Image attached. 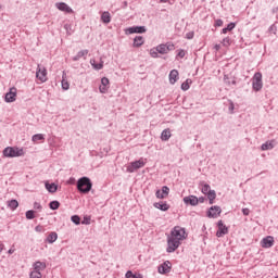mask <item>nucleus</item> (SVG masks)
I'll use <instances>...</instances> for the list:
<instances>
[{
  "instance_id": "nucleus-15",
  "label": "nucleus",
  "mask_w": 278,
  "mask_h": 278,
  "mask_svg": "<svg viewBox=\"0 0 278 278\" xmlns=\"http://www.w3.org/2000/svg\"><path fill=\"white\" fill-rule=\"evenodd\" d=\"M4 101H5V103H14V101H16V88L15 87L10 88V91L5 93Z\"/></svg>"
},
{
  "instance_id": "nucleus-48",
  "label": "nucleus",
  "mask_w": 278,
  "mask_h": 278,
  "mask_svg": "<svg viewBox=\"0 0 278 278\" xmlns=\"http://www.w3.org/2000/svg\"><path fill=\"white\" fill-rule=\"evenodd\" d=\"M207 199L205 197L198 198V203H205Z\"/></svg>"
},
{
  "instance_id": "nucleus-57",
  "label": "nucleus",
  "mask_w": 278,
  "mask_h": 278,
  "mask_svg": "<svg viewBox=\"0 0 278 278\" xmlns=\"http://www.w3.org/2000/svg\"><path fill=\"white\" fill-rule=\"evenodd\" d=\"M275 12H278V7L275 9Z\"/></svg>"
},
{
  "instance_id": "nucleus-42",
  "label": "nucleus",
  "mask_w": 278,
  "mask_h": 278,
  "mask_svg": "<svg viewBox=\"0 0 278 278\" xmlns=\"http://www.w3.org/2000/svg\"><path fill=\"white\" fill-rule=\"evenodd\" d=\"M222 45L224 47H229L231 45V39L229 37L224 38Z\"/></svg>"
},
{
  "instance_id": "nucleus-56",
  "label": "nucleus",
  "mask_w": 278,
  "mask_h": 278,
  "mask_svg": "<svg viewBox=\"0 0 278 278\" xmlns=\"http://www.w3.org/2000/svg\"><path fill=\"white\" fill-rule=\"evenodd\" d=\"M161 3H166L168 0H160Z\"/></svg>"
},
{
  "instance_id": "nucleus-24",
  "label": "nucleus",
  "mask_w": 278,
  "mask_h": 278,
  "mask_svg": "<svg viewBox=\"0 0 278 278\" xmlns=\"http://www.w3.org/2000/svg\"><path fill=\"white\" fill-rule=\"evenodd\" d=\"M56 240H58V232L55 231L50 232L46 238V242H48V244H53V242H55Z\"/></svg>"
},
{
  "instance_id": "nucleus-31",
  "label": "nucleus",
  "mask_w": 278,
  "mask_h": 278,
  "mask_svg": "<svg viewBox=\"0 0 278 278\" xmlns=\"http://www.w3.org/2000/svg\"><path fill=\"white\" fill-rule=\"evenodd\" d=\"M232 29H236V23H229L227 27L222 29V34H227V31H232Z\"/></svg>"
},
{
  "instance_id": "nucleus-2",
  "label": "nucleus",
  "mask_w": 278,
  "mask_h": 278,
  "mask_svg": "<svg viewBox=\"0 0 278 278\" xmlns=\"http://www.w3.org/2000/svg\"><path fill=\"white\" fill-rule=\"evenodd\" d=\"M22 155H25V151L23 150V148L7 147L3 150V156L4 157H22Z\"/></svg>"
},
{
  "instance_id": "nucleus-20",
  "label": "nucleus",
  "mask_w": 278,
  "mask_h": 278,
  "mask_svg": "<svg viewBox=\"0 0 278 278\" xmlns=\"http://www.w3.org/2000/svg\"><path fill=\"white\" fill-rule=\"evenodd\" d=\"M178 79H179V71L172 70L169 72V84H172V86H175V84H177Z\"/></svg>"
},
{
  "instance_id": "nucleus-40",
  "label": "nucleus",
  "mask_w": 278,
  "mask_h": 278,
  "mask_svg": "<svg viewBox=\"0 0 278 278\" xmlns=\"http://www.w3.org/2000/svg\"><path fill=\"white\" fill-rule=\"evenodd\" d=\"M151 58L157 59L160 58V52L157 51V48H153L150 50Z\"/></svg>"
},
{
  "instance_id": "nucleus-14",
  "label": "nucleus",
  "mask_w": 278,
  "mask_h": 278,
  "mask_svg": "<svg viewBox=\"0 0 278 278\" xmlns=\"http://www.w3.org/2000/svg\"><path fill=\"white\" fill-rule=\"evenodd\" d=\"M223 210L218 205L211 206L210 210L207 211V216L208 218H218L220 216V213Z\"/></svg>"
},
{
  "instance_id": "nucleus-23",
  "label": "nucleus",
  "mask_w": 278,
  "mask_h": 278,
  "mask_svg": "<svg viewBox=\"0 0 278 278\" xmlns=\"http://www.w3.org/2000/svg\"><path fill=\"white\" fill-rule=\"evenodd\" d=\"M154 207H156V210H161V212H168L170 208L166 202H156L154 203Z\"/></svg>"
},
{
  "instance_id": "nucleus-45",
  "label": "nucleus",
  "mask_w": 278,
  "mask_h": 278,
  "mask_svg": "<svg viewBox=\"0 0 278 278\" xmlns=\"http://www.w3.org/2000/svg\"><path fill=\"white\" fill-rule=\"evenodd\" d=\"M35 231H37V233H42V232H45V227L38 225L35 227Z\"/></svg>"
},
{
  "instance_id": "nucleus-10",
  "label": "nucleus",
  "mask_w": 278,
  "mask_h": 278,
  "mask_svg": "<svg viewBox=\"0 0 278 278\" xmlns=\"http://www.w3.org/2000/svg\"><path fill=\"white\" fill-rule=\"evenodd\" d=\"M172 268L173 264L170 261H165L163 264L159 265L157 273H160V275H167V273H170Z\"/></svg>"
},
{
  "instance_id": "nucleus-30",
  "label": "nucleus",
  "mask_w": 278,
  "mask_h": 278,
  "mask_svg": "<svg viewBox=\"0 0 278 278\" xmlns=\"http://www.w3.org/2000/svg\"><path fill=\"white\" fill-rule=\"evenodd\" d=\"M262 151H270L273 149H275V144L273 143V141H266L265 143H263L261 146Z\"/></svg>"
},
{
  "instance_id": "nucleus-46",
  "label": "nucleus",
  "mask_w": 278,
  "mask_h": 278,
  "mask_svg": "<svg viewBox=\"0 0 278 278\" xmlns=\"http://www.w3.org/2000/svg\"><path fill=\"white\" fill-rule=\"evenodd\" d=\"M215 26L216 27H223V20L218 18L215 21Z\"/></svg>"
},
{
  "instance_id": "nucleus-1",
  "label": "nucleus",
  "mask_w": 278,
  "mask_h": 278,
  "mask_svg": "<svg viewBox=\"0 0 278 278\" xmlns=\"http://www.w3.org/2000/svg\"><path fill=\"white\" fill-rule=\"evenodd\" d=\"M77 190L81 194H88L90 190H92V180L90 178L84 176L77 180Z\"/></svg>"
},
{
  "instance_id": "nucleus-50",
  "label": "nucleus",
  "mask_w": 278,
  "mask_h": 278,
  "mask_svg": "<svg viewBox=\"0 0 278 278\" xmlns=\"http://www.w3.org/2000/svg\"><path fill=\"white\" fill-rule=\"evenodd\" d=\"M187 38H188V40H192V38H194V34L188 33Z\"/></svg>"
},
{
  "instance_id": "nucleus-35",
  "label": "nucleus",
  "mask_w": 278,
  "mask_h": 278,
  "mask_svg": "<svg viewBox=\"0 0 278 278\" xmlns=\"http://www.w3.org/2000/svg\"><path fill=\"white\" fill-rule=\"evenodd\" d=\"M184 58H186V50L184 49H179L177 50V54H176V60H184Z\"/></svg>"
},
{
  "instance_id": "nucleus-27",
  "label": "nucleus",
  "mask_w": 278,
  "mask_h": 278,
  "mask_svg": "<svg viewBox=\"0 0 278 278\" xmlns=\"http://www.w3.org/2000/svg\"><path fill=\"white\" fill-rule=\"evenodd\" d=\"M46 190H48V192H51V194H53L54 192H58V185H55V182L49 184L46 182Z\"/></svg>"
},
{
  "instance_id": "nucleus-8",
  "label": "nucleus",
  "mask_w": 278,
  "mask_h": 278,
  "mask_svg": "<svg viewBox=\"0 0 278 278\" xmlns=\"http://www.w3.org/2000/svg\"><path fill=\"white\" fill-rule=\"evenodd\" d=\"M156 51H159L161 55H166L169 51H175V45L173 42L161 43L156 46Z\"/></svg>"
},
{
  "instance_id": "nucleus-22",
  "label": "nucleus",
  "mask_w": 278,
  "mask_h": 278,
  "mask_svg": "<svg viewBox=\"0 0 278 278\" xmlns=\"http://www.w3.org/2000/svg\"><path fill=\"white\" fill-rule=\"evenodd\" d=\"M45 268H47V263L37 261L34 263V270L36 273H42V270H45Z\"/></svg>"
},
{
  "instance_id": "nucleus-34",
  "label": "nucleus",
  "mask_w": 278,
  "mask_h": 278,
  "mask_svg": "<svg viewBox=\"0 0 278 278\" xmlns=\"http://www.w3.org/2000/svg\"><path fill=\"white\" fill-rule=\"evenodd\" d=\"M8 206L10 207V210H16V207H18V201L16 200H10L8 202Z\"/></svg>"
},
{
  "instance_id": "nucleus-19",
  "label": "nucleus",
  "mask_w": 278,
  "mask_h": 278,
  "mask_svg": "<svg viewBox=\"0 0 278 278\" xmlns=\"http://www.w3.org/2000/svg\"><path fill=\"white\" fill-rule=\"evenodd\" d=\"M56 8L61 12H65L66 14H73V9L71 7H68V4H66L65 2L56 3Z\"/></svg>"
},
{
  "instance_id": "nucleus-43",
  "label": "nucleus",
  "mask_w": 278,
  "mask_h": 278,
  "mask_svg": "<svg viewBox=\"0 0 278 278\" xmlns=\"http://www.w3.org/2000/svg\"><path fill=\"white\" fill-rule=\"evenodd\" d=\"M30 278H42V274L40 271L33 270L30 273Z\"/></svg>"
},
{
  "instance_id": "nucleus-13",
  "label": "nucleus",
  "mask_w": 278,
  "mask_h": 278,
  "mask_svg": "<svg viewBox=\"0 0 278 278\" xmlns=\"http://www.w3.org/2000/svg\"><path fill=\"white\" fill-rule=\"evenodd\" d=\"M217 227H218V230L216 232L217 238H223V236H227V233H229V228L227 226H225L223 220H219L217 223Z\"/></svg>"
},
{
  "instance_id": "nucleus-41",
  "label": "nucleus",
  "mask_w": 278,
  "mask_h": 278,
  "mask_svg": "<svg viewBox=\"0 0 278 278\" xmlns=\"http://www.w3.org/2000/svg\"><path fill=\"white\" fill-rule=\"evenodd\" d=\"M190 79H187L185 83L181 84V90L186 92V90H190Z\"/></svg>"
},
{
  "instance_id": "nucleus-12",
  "label": "nucleus",
  "mask_w": 278,
  "mask_h": 278,
  "mask_svg": "<svg viewBox=\"0 0 278 278\" xmlns=\"http://www.w3.org/2000/svg\"><path fill=\"white\" fill-rule=\"evenodd\" d=\"M36 77L39 81H41V84H45V81H47V68L38 65L36 71Z\"/></svg>"
},
{
  "instance_id": "nucleus-7",
  "label": "nucleus",
  "mask_w": 278,
  "mask_h": 278,
  "mask_svg": "<svg viewBox=\"0 0 278 278\" xmlns=\"http://www.w3.org/2000/svg\"><path fill=\"white\" fill-rule=\"evenodd\" d=\"M178 247H181V241L174 239L173 237L168 236L167 237V248L166 252L167 253H175Z\"/></svg>"
},
{
  "instance_id": "nucleus-5",
  "label": "nucleus",
  "mask_w": 278,
  "mask_h": 278,
  "mask_svg": "<svg viewBox=\"0 0 278 278\" xmlns=\"http://www.w3.org/2000/svg\"><path fill=\"white\" fill-rule=\"evenodd\" d=\"M202 194H206L210 205H214V200L216 199V191L212 190L208 184H204L201 187Z\"/></svg>"
},
{
  "instance_id": "nucleus-52",
  "label": "nucleus",
  "mask_w": 278,
  "mask_h": 278,
  "mask_svg": "<svg viewBox=\"0 0 278 278\" xmlns=\"http://www.w3.org/2000/svg\"><path fill=\"white\" fill-rule=\"evenodd\" d=\"M229 85L236 86V79H232L231 81H228Z\"/></svg>"
},
{
  "instance_id": "nucleus-38",
  "label": "nucleus",
  "mask_w": 278,
  "mask_h": 278,
  "mask_svg": "<svg viewBox=\"0 0 278 278\" xmlns=\"http://www.w3.org/2000/svg\"><path fill=\"white\" fill-rule=\"evenodd\" d=\"M43 139H45V135H42V134L34 135L33 138H31L33 142H38V141L43 140Z\"/></svg>"
},
{
  "instance_id": "nucleus-16",
  "label": "nucleus",
  "mask_w": 278,
  "mask_h": 278,
  "mask_svg": "<svg viewBox=\"0 0 278 278\" xmlns=\"http://www.w3.org/2000/svg\"><path fill=\"white\" fill-rule=\"evenodd\" d=\"M101 94H106L110 90V79L108 77L101 78V86L99 87Z\"/></svg>"
},
{
  "instance_id": "nucleus-36",
  "label": "nucleus",
  "mask_w": 278,
  "mask_h": 278,
  "mask_svg": "<svg viewBox=\"0 0 278 278\" xmlns=\"http://www.w3.org/2000/svg\"><path fill=\"white\" fill-rule=\"evenodd\" d=\"M50 210H59L60 208V202L54 200L49 203Z\"/></svg>"
},
{
  "instance_id": "nucleus-51",
  "label": "nucleus",
  "mask_w": 278,
  "mask_h": 278,
  "mask_svg": "<svg viewBox=\"0 0 278 278\" xmlns=\"http://www.w3.org/2000/svg\"><path fill=\"white\" fill-rule=\"evenodd\" d=\"M215 51H220V43L214 46Z\"/></svg>"
},
{
  "instance_id": "nucleus-25",
  "label": "nucleus",
  "mask_w": 278,
  "mask_h": 278,
  "mask_svg": "<svg viewBox=\"0 0 278 278\" xmlns=\"http://www.w3.org/2000/svg\"><path fill=\"white\" fill-rule=\"evenodd\" d=\"M101 21H102V23H104L105 25H108L109 23H111V22H112V16L110 15V12L104 11V12L101 14Z\"/></svg>"
},
{
  "instance_id": "nucleus-49",
  "label": "nucleus",
  "mask_w": 278,
  "mask_h": 278,
  "mask_svg": "<svg viewBox=\"0 0 278 278\" xmlns=\"http://www.w3.org/2000/svg\"><path fill=\"white\" fill-rule=\"evenodd\" d=\"M83 225H90V218H84V220L81 222Z\"/></svg>"
},
{
  "instance_id": "nucleus-53",
  "label": "nucleus",
  "mask_w": 278,
  "mask_h": 278,
  "mask_svg": "<svg viewBox=\"0 0 278 278\" xmlns=\"http://www.w3.org/2000/svg\"><path fill=\"white\" fill-rule=\"evenodd\" d=\"M229 111L230 112H233V103L231 102L230 105H229Z\"/></svg>"
},
{
  "instance_id": "nucleus-17",
  "label": "nucleus",
  "mask_w": 278,
  "mask_h": 278,
  "mask_svg": "<svg viewBox=\"0 0 278 278\" xmlns=\"http://www.w3.org/2000/svg\"><path fill=\"white\" fill-rule=\"evenodd\" d=\"M185 205H199V198L197 195H188L182 199Z\"/></svg>"
},
{
  "instance_id": "nucleus-18",
  "label": "nucleus",
  "mask_w": 278,
  "mask_h": 278,
  "mask_svg": "<svg viewBox=\"0 0 278 278\" xmlns=\"http://www.w3.org/2000/svg\"><path fill=\"white\" fill-rule=\"evenodd\" d=\"M169 192H170V188H168V186H163L162 190H156L155 197L156 199H166Z\"/></svg>"
},
{
  "instance_id": "nucleus-55",
  "label": "nucleus",
  "mask_w": 278,
  "mask_h": 278,
  "mask_svg": "<svg viewBox=\"0 0 278 278\" xmlns=\"http://www.w3.org/2000/svg\"><path fill=\"white\" fill-rule=\"evenodd\" d=\"M3 251V244H0V253Z\"/></svg>"
},
{
  "instance_id": "nucleus-11",
  "label": "nucleus",
  "mask_w": 278,
  "mask_h": 278,
  "mask_svg": "<svg viewBox=\"0 0 278 278\" xmlns=\"http://www.w3.org/2000/svg\"><path fill=\"white\" fill-rule=\"evenodd\" d=\"M261 247L263 249H271V247H275V237L267 236L261 240Z\"/></svg>"
},
{
  "instance_id": "nucleus-21",
  "label": "nucleus",
  "mask_w": 278,
  "mask_h": 278,
  "mask_svg": "<svg viewBox=\"0 0 278 278\" xmlns=\"http://www.w3.org/2000/svg\"><path fill=\"white\" fill-rule=\"evenodd\" d=\"M90 64L93 71H102L104 62L103 60H100V62L97 63V60L90 59Z\"/></svg>"
},
{
  "instance_id": "nucleus-39",
  "label": "nucleus",
  "mask_w": 278,
  "mask_h": 278,
  "mask_svg": "<svg viewBox=\"0 0 278 278\" xmlns=\"http://www.w3.org/2000/svg\"><path fill=\"white\" fill-rule=\"evenodd\" d=\"M72 223H74V225H80L81 224V218L78 215H73L71 217Z\"/></svg>"
},
{
  "instance_id": "nucleus-28",
  "label": "nucleus",
  "mask_w": 278,
  "mask_h": 278,
  "mask_svg": "<svg viewBox=\"0 0 278 278\" xmlns=\"http://www.w3.org/2000/svg\"><path fill=\"white\" fill-rule=\"evenodd\" d=\"M86 55H88V50H80L77 52V54L75 56H73V61L77 62V61L81 60V58H86Z\"/></svg>"
},
{
  "instance_id": "nucleus-29",
  "label": "nucleus",
  "mask_w": 278,
  "mask_h": 278,
  "mask_svg": "<svg viewBox=\"0 0 278 278\" xmlns=\"http://www.w3.org/2000/svg\"><path fill=\"white\" fill-rule=\"evenodd\" d=\"M144 45V37L136 36L134 38V47H142Z\"/></svg>"
},
{
  "instance_id": "nucleus-26",
  "label": "nucleus",
  "mask_w": 278,
  "mask_h": 278,
  "mask_svg": "<svg viewBox=\"0 0 278 278\" xmlns=\"http://www.w3.org/2000/svg\"><path fill=\"white\" fill-rule=\"evenodd\" d=\"M170 129H164L162 132H161V140H163V142H166L168 140H170Z\"/></svg>"
},
{
  "instance_id": "nucleus-44",
  "label": "nucleus",
  "mask_w": 278,
  "mask_h": 278,
  "mask_svg": "<svg viewBox=\"0 0 278 278\" xmlns=\"http://www.w3.org/2000/svg\"><path fill=\"white\" fill-rule=\"evenodd\" d=\"M34 210H38L39 212H42V205L39 202H35Z\"/></svg>"
},
{
  "instance_id": "nucleus-4",
  "label": "nucleus",
  "mask_w": 278,
  "mask_h": 278,
  "mask_svg": "<svg viewBox=\"0 0 278 278\" xmlns=\"http://www.w3.org/2000/svg\"><path fill=\"white\" fill-rule=\"evenodd\" d=\"M264 88V81H262V73L256 72L252 77V90L260 92Z\"/></svg>"
},
{
  "instance_id": "nucleus-32",
  "label": "nucleus",
  "mask_w": 278,
  "mask_h": 278,
  "mask_svg": "<svg viewBox=\"0 0 278 278\" xmlns=\"http://www.w3.org/2000/svg\"><path fill=\"white\" fill-rule=\"evenodd\" d=\"M125 277L126 278H143L141 274H134L132 270H128Z\"/></svg>"
},
{
  "instance_id": "nucleus-3",
  "label": "nucleus",
  "mask_w": 278,
  "mask_h": 278,
  "mask_svg": "<svg viewBox=\"0 0 278 278\" xmlns=\"http://www.w3.org/2000/svg\"><path fill=\"white\" fill-rule=\"evenodd\" d=\"M169 237L174 238V240L182 241L186 240V228H181V226H176L172 229Z\"/></svg>"
},
{
  "instance_id": "nucleus-9",
  "label": "nucleus",
  "mask_w": 278,
  "mask_h": 278,
  "mask_svg": "<svg viewBox=\"0 0 278 278\" xmlns=\"http://www.w3.org/2000/svg\"><path fill=\"white\" fill-rule=\"evenodd\" d=\"M126 35L131 34H147V27L144 26H131L125 29Z\"/></svg>"
},
{
  "instance_id": "nucleus-6",
  "label": "nucleus",
  "mask_w": 278,
  "mask_h": 278,
  "mask_svg": "<svg viewBox=\"0 0 278 278\" xmlns=\"http://www.w3.org/2000/svg\"><path fill=\"white\" fill-rule=\"evenodd\" d=\"M147 165V159H139L138 161L131 162L127 166V173H136L140 168H144Z\"/></svg>"
},
{
  "instance_id": "nucleus-33",
  "label": "nucleus",
  "mask_w": 278,
  "mask_h": 278,
  "mask_svg": "<svg viewBox=\"0 0 278 278\" xmlns=\"http://www.w3.org/2000/svg\"><path fill=\"white\" fill-rule=\"evenodd\" d=\"M64 75H66V74L63 72V79L61 81V86H62L63 90H68V88H71V84H68L67 80L64 79Z\"/></svg>"
},
{
  "instance_id": "nucleus-47",
  "label": "nucleus",
  "mask_w": 278,
  "mask_h": 278,
  "mask_svg": "<svg viewBox=\"0 0 278 278\" xmlns=\"http://www.w3.org/2000/svg\"><path fill=\"white\" fill-rule=\"evenodd\" d=\"M243 216H249L251 214V211L249 208H242Z\"/></svg>"
},
{
  "instance_id": "nucleus-37",
  "label": "nucleus",
  "mask_w": 278,
  "mask_h": 278,
  "mask_svg": "<svg viewBox=\"0 0 278 278\" xmlns=\"http://www.w3.org/2000/svg\"><path fill=\"white\" fill-rule=\"evenodd\" d=\"M26 218L27 220H34V218H36L34 210H29L26 212Z\"/></svg>"
},
{
  "instance_id": "nucleus-54",
  "label": "nucleus",
  "mask_w": 278,
  "mask_h": 278,
  "mask_svg": "<svg viewBox=\"0 0 278 278\" xmlns=\"http://www.w3.org/2000/svg\"><path fill=\"white\" fill-rule=\"evenodd\" d=\"M14 253V250H9V255H12Z\"/></svg>"
}]
</instances>
